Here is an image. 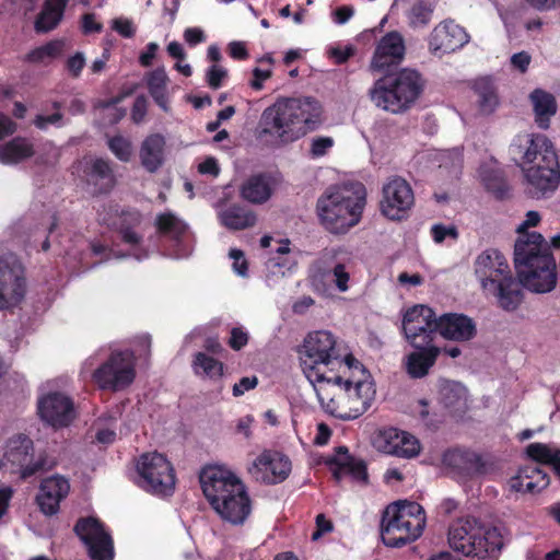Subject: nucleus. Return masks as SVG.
Listing matches in <instances>:
<instances>
[{
    "label": "nucleus",
    "instance_id": "obj_44",
    "mask_svg": "<svg viewBox=\"0 0 560 560\" xmlns=\"http://www.w3.org/2000/svg\"><path fill=\"white\" fill-rule=\"evenodd\" d=\"M479 108L483 114H491L499 104L493 84L488 79L477 80L474 85Z\"/></svg>",
    "mask_w": 560,
    "mask_h": 560
},
{
    "label": "nucleus",
    "instance_id": "obj_13",
    "mask_svg": "<svg viewBox=\"0 0 560 560\" xmlns=\"http://www.w3.org/2000/svg\"><path fill=\"white\" fill-rule=\"evenodd\" d=\"M25 269L13 255L0 256V311L18 307L26 294Z\"/></svg>",
    "mask_w": 560,
    "mask_h": 560
},
{
    "label": "nucleus",
    "instance_id": "obj_60",
    "mask_svg": "<svg viewBox=\"0 0 560 560\" xmlns=\"http://www.w3.org/2000/svg\"><path fill=\"white\" fill-rule=\"evenodd\" d=\"M229 55L236 60H246L249 57L244 42L233 40L228 45Z\"/></svg>",
    "mask_w": 560,
    "mask_h": 560
},
{
    "label": "nucleus",
    "instance_id": "obj_57",
    "mask_svg": "<svg viewBox=\"0 0 560 560\" xmlns=\"http://www.w3.org/2000/svg\"><path fill=\"white\" fill-rule=\"evenodd\" d=\"M85 66V59L82 52H75L68 58L66 67L73 78H79Z\"/></svg>",
    "mask_w": 560,
    "mask_h": 560
},
{
    "label": "nucleus",
    "instance_id": "obj_62",
    "mask_svg": "<svg viewBox=\"0 0 560 560\" xmlns=\"http://www.w3.org/2000/svg\"><path fill=\"white\" fill-rule=\"evenodd\" d=\"M103 28V25L95 20L93 13H85L82 16V31L84 34L98 33Z\"/></svg>",
    "mask_w": 560,
    "mask_h": 560
},
{
    "label": "nucleus",
    "instance_id": "obj_26",
    "mask_svg": "<svg viewBox=\"0 0 560 560\" xmlns=\"http://www.w3.org/2000/svg\"><path fill=\"white\" fill-rule=\"evenodd\" d=\"M368 378L369 374L365 376H360L357 380L343 381L341 378V384H336L340 388H343L348 395V398L354 405L352 408L353 418H358L363 412H365L374 398L375 388L373 383Z\"/></svg>",
    "mask_w": 560,
    "mask_h": 560
},
{
    "label": "nucleus",
    "instance_id": "obj_19",
    "mask_svg": "<svg viewBox=\"0 0 560 560\" xmlns=\"http://www.w3.org/2000/svg\"><path fill=\"white\" fill-rule=\"evenodd\" d=\"M469 42V35L464 27L453 20L439 23L429 36V50L434 55L453 52Z\"/></svg>",
    "mask_w": 560,
    "mask_h": 560
},
{
    "label": "nucleus",
    "instance_id": "obj_16",
    "mask_svg": "<svg viewBox=\"0 0 560 560\" xmlns=\"http://www.w3.org/2000/svg\"><path fill=\"white\" fill-rule=\"evenodd\" d=\"M381 537L384 545L400 548L418 539L423 532V522L420 520L402 518L398 514H386L382 520Z\"/></svg>",
    "mask_w": 560,
    "mask_h": 560
},
{
    "label": "nucleus",
    "instance_id": "obj_21",
    "mask_svg": "<svg viewBox=\"0 0 560 560\" xmlns=\"http://www.w3.org/2000/svg\"><path fill=\"white\" fill-rule=\"evenodd\" d=\"M475 273L483 291L490 289L489 283L495 284L512 275L506 259L497 249H486L477 257Z\"/></svg>",
    "mask_w": 560,
    "mask_h": 560
},
{
    "label": "nucleus",
    "instance_id": "obj_55",
    "mask_svg": "<svg viewBox=\"0 0 560 560\" xmlns=\"http://www.w3.org/2000/svg\"><path fill=\"white\" fill-rule=\"evenodd\" d=\"M272 74V70L270 68L268 69H261V68H254L253 69V79L249 80L248 84L253 90L259 91L264 86V82L268 80Z\"/></svg>",
    "mask_w": 560,
    "mask_h": 560
},
{
    "label": "nucleus",
    "instance_id": "obj_46",
    "mask_svg": "<svg viewBox=\"0 0 560 560\" xmlns=\"http://www.w3.org/2000/svg\"><path fill=\"white\" fill-rule=\"evenodd\" d=\"M395 435L398 442L390 446L389 453L404 458H412L420 453V443L415 436L406 432H401L400 436L397 433Z\"/></svg>",
    "mask_w": 560,
    "mask_h": 560
},
{
    "label": "nucleus",
    "instance_id": "obj_33",
    "mask_svg": "<svg viewBox=\"0 0 560 560\" xmlns=\"http://www.w3.org/2000/svg\"><path fill=\"white\" fill-rule=\"evenodd\" d=\"M165 138L160 133H152L141 143L139 158L142 167L149 173L158 172L164 164Z\"/></svg>",
    "mask_w": 560,
    "mask_h": 560
},
{
    "label": "nucleus",
    "instance_id": "obj_12",
    "mask_svg": "<svg viewBox=\"0 0 560 560\" xmlns=\"http://www.w3.org/2000/svg\"><path fill=\"white\" fill-rule=\"evenodd\" d=\"M439 317L435 312L422 304L413 305L405 311L401 320V331L412 348L434 346L438 334Z\"/></svg>",
    "mask_w": 560,
    "mask_h": 560
},
{
    "label": "nucleus",
    "instance_id": "obj_29",
    "mask_svg": "<svg viewBox=\"0 0 560 560\" xmlns=\"http://www.w3.org/2000/svg\"><path fill=\"white\" fill-rule=\"evenodd\" d=\"M337 254L336 249H326L322 257L316 262V270L312 276V283L317 288L318 282L323 280L326 275L332 273L336 287L340 292L348 290L349 272L346 270L341 262L330 264Z\"/></svg>",
    "mask_w": 560,
    "mask_h": 560
},
{
    "label": "nucleus",
    "instance_id": "obj_8",
    "mask_svg": "<svg viewBox=\"0 0 560 560\" xmlns=\"http://www.w3.org/2000/svg\"><path fill=\"white\" fill-rule=\"evenodd\" d=\"M423 85V79L418 71L402 69L378 79L370 90V97L376 107L399 114L417 101Z\"/></svg>",
    "mask_w": 560,
    "mask_h": 560
},
{
    "label": "nucleus",
    "instance_id": "obj_22",
    "mask_svg": "<svg viewBox=\"0 0 560 560\" xmlns=\"http://www.w3.org/2000/svg\"><path fill=\"white\" fill-rule=\"evenodd\" d=\"M406 52L405 39L397 31L384 35L376 45L371 60V69L385 71L390 66L399 63Z\"/></svg>",
    "mask_w": 560,
    "mask_h": 560
},
{
    "label": "nucleus",
    "instance_id": "obj_1",
    "mask_svg": "<svg viewBox=\"0 0 560 560\" xmlns=\"http://www.w3.org/2000/svg\"><path fill=\"white\" fill-rule=\"evenodd\" d=\"M516 280L512 275L498 283H489L485 291L494 298L498 306L515 311L523 301L522 287L535 293L550 292L557 283L556 260L541 234L533 232L518 237L514 246Z\"/></svg>",
    "mask_w": 560,
    "mask_h": 560
},
{
    "label": "nucleus",
    "instance_id": "obj_59",
    "mask_svg": "<svg viewBox=\"0 0 560 560\" xmlns=\"http://www.w3.org/2000/svg\"><path fill=\"white\" fill-rule=\"evenodd\" d=\"M192 369L197 375H210V357L207 353L198 352L192 362Z\"/></svg>",
    "mask_w": 560,
    "mask_h": 560
},
{
    "label": "nucleus",
    "instance_id": "obj_11",
    "mask_svg": "<svg viewBox=\"0 0 560 560\" xmlns=\"http://www.w3.org/2000/svg\"><path fill=\"white\" fill-rule=\"evenodd\" d=\"M135 378L136 360L129 350L113 351L93 373V381L103 390H124Z\"/></svg>",
    "mask_w": 560,
    "mask_h": 560
},
{
    "label": "nucleus",
    "instance_id": "obj_45",
    "mask_svg": "<svg viewBox=\"0 0 560 560\" xmlns=\"http://www.w3.org/2000/svg\"><path fill=\"white\" fill-rule=\"evenodd\" d=\"M386 514H398L402 518H411L420 520L423 522V527L425 526V513L423 508L412 501H397L389 504L386 508Z\"/></svg>",
    "mask_w": 560,
    "mask_h": 560
},
{
    "label": "nucleus",
    "instance_id": "obj_25",
    "mask_svg": "<svg viewBox=\"0 0 560 560\" xmlns=\"http://www.w3.org/2000/svg\"><path fill=\"white\" fill-rule=\"evenodd\" d=\"M438 334L453 341H469L477 335L474 319L460 313H445L439 316Z\"/></svg>",
    "mask_w": 560,
    "mask_h": 560
},
{
    "label": "nucleus",
    "instance_id": "obj_27",
    "mask_svg": "<svg viewBox=\"0 0 560 560\" xmlns=\"http://www.w3.org/2000/svg\"><path fill=\"white\" fill-rule=\"evenodd\" d=\"M142 222V213L135 208H128L121 210L114 226L124 244L131 248L139 249V246L143 242V234L140 232Z\"/></svg>",
    "mask_w": 560,
    "mask_h": 560
},
{
    "label": "nucleus",
    "instance_id": "obj_9",
    "mask_svg": "<svg viewBox=\"0 0 560 560\" xmlns=\"http://www.w3.org/2000/svg\"><path fill=\"white\" fill-rule=\"evenodd\" d=\"M54 465L48 463L45 451L35 453L33 440L23 433L15 434L7 441L3 457L0 459V468H9L23 480L49 470Z\"/></svg>",
    "mask_w": 560,
    "mask_h": 560
},
{
    "label": "nucleus",
    "instance_id": "obj_42",
    "mask_svg": "<svg viewBox=\"0 0 560 560\" xmlns=\"http://www.w3.org/2000/svg\"><path fill=\"white\" fill-rule=\"evenodd\" d=\"M526 454L534 462L550 465L560 477V448H552L545 443H530L526 446Z\"/></svg>",
    "mask_w": 560,
    "mask_h": 560
},
{
    "label": "nucleus",
    "instance_id": "obj_10",
    "mask_svg": "<svg viewBox=\"0 0 560 560\" xmlns=\"http://www.w3.org/2000/svg\"><path fill=\"white\" fill-rule=\"evenodd\" d=\"M137 485L156 497H171L175 490L176 476L168 459L158 453L142 454L137 460Z\"/></svg>",
    "mask_w": 560,
    "mask_h": 560
},
{
    "label": "nucleus",
    "instance_id": "obj_64",
    "mask_svg": "<svg viewBox=\"0 0 560 560\" xmlns=\"http://www.w3.org/2000/svg\"><path fill=\"white\" fill-rule=\"evenodd\" d=\"M530 60V55L526 51L516 52L511 57L512 66L518 69L522 73L527 71Z\"/></svg>",
    "mask_w": 560,
    "mask_h": 560
},
{
    "label": "nucleus",
    "instance_id": "obj_63",
    "mask_svg": "<svg viewBox=\"0 0 560 560\" xmlns=\"http://www.w3.org/2000/svg\"><path fill=\"white\" fill-rule=\"evenodd\" d=\"M184 38L190 46H196L202 42H206L207 36L202 30L198 27H189L185 31Z\"/></svg>",
    "mask_w": 560,
    "mask_h": 560
},
{
    "label": "nucleus",
    "instance_id": "obj_49",
    "mask_svg": "<svg viewBox=\"0 0 560 560\" xmlns=\"http://www.w3.org/2000/svg\"><path fill=\"white\" fill-rule=\"evenodd\" d=\"M331 385H334L331 383ZM314 388H315V392H316V395H317V398L322 405V407L325 409L326 412L335 416V417H338L340 419H343V420H347V419H351L353 418V413H340L338 412V409H337V404L335 401V398L334 397H329V393H328V386H330V384H318V383H315L313 384Z\"/></svg>",
    "mask_w": 560,
    "mask_h": 560
},
{
    "label": "nucleus",
    "instance_id": "obj_50",
    "mask_svg": "<svg viewBox=\"0 0 560 560\" xmlns=\"http://www.w3.org/2000/svg\"><path fill=\"white\" fill-rule=\"evenodd\" d=\"M335 141L331 137H315L312 139L310 154L312 158H320L334 147Z\"/></svg>",
    "mask_w": 560,
    "mask_h": 560
},
{
    "label": "nucleus",
    "instance_id": "obj_36",
    "mask_svg": "<svg viewBox=\"0 0 560 560\" xmlns=\"http://www.w3.org/2000/svg\"><path fill=\"white\" fill-rule=\"evenodd\" d=\"M529 100L534 108L537 125L542 129H547L550 118L557 113L556 97L542 89H535L530 93Z\"/></svg>",
    "mask_w": 560,
    "mask_h": 560
},
{
    "label": "nucleus",
    "instance_id": "obj_3",
    "mask_svg": "<svg viewBox=\"0 0 560 560\" xmlns=\"http://www.w3.org/2000/svg\"><path fill=\"white\" fill-rule=\"evenodd\" d=\"M323 107L314 97L278 101L260 117V136L271 135L282 143L293 142L322 124Z\"/></svg>",
    "mask_w": 560,
    "mask_h": 560
},
{
    "label": "nucleus",
    "instance_id": "obj_58",
    "mask_svg": "<svg viewBox=\"0 0 560 560\" xmlns=\"http://www.w3.org/2000/svg\"><path fill=\"white\" fill-rule=\"evenodd\" d=\"M258 385L257 376H244L233 386V395L240 397Z\"/></svg>",
    "mask_w": 560,
    "mask_h": 560
},
{
    "label": "nucleus",
    "instance_id": "obj_61",
    "mask_svg": "<svg viewBox=\"0 0 560 560\" xmlns=\"http://www.w3.org/2000/svg\"><path fill=\"white\" fill-rule=\"evenodd\" d=\"M332 530V523L325 517L324 514H318L316 516V530L312 534V539L317 540L325 533H329Z\"/></svg>",
    "mask_w": 560,
    "mask_h": 560
},
{
    "label": "nucleus",
    "instance_id": "obj_30",
    "mask_svg": "<svg viewBox=\"0 0 560 560\" xmlns=\"http://www.w3.org/2000/svg\"><path fill=\"white\" fill-rule=\"evenodd\" d=\"M328 463L337 466L334 469L336 480H340L343 476L350 475L357 481L362 483L368 482L365 463L362 459L350 456L346 446L337 447L336 455Z\"/></svg>",
    "mask_w": 560,
    "mask_h": 560
},
{
    "label": "nucleus",
    "instance_id": "obj_15",
    "mask_svg": "<svg viewBox=\"0 0 560 560\" xmlns=\"http://www.w3.org/2000/svg\"><path fill=\"white\" fill-rule=\"evenodd\" d=\"M73 530L86 546L92 560L114 559L113 539L97 518L81 517L77 521Z\"/></svg>",
    "mask_w": 560,
    "mask_h": 560
},
{
    "label": "nucleus",
    "instance_id": "obj_32",
    "mask_svg": "<svg viewBox=\"0 0 560 560\" xmlns=\"http://www.w3.org/2000/svg\"><path fill=\"white\" fill-rule=\"evenodd\" d=\"M415 349L416 351L406 357L405 369L411 378H422L429 374L430 369L435 364L442 350L436 346Z\"/></svg>",
    "mask_w": 560,
    "mask_h": 560
},
{
    "label": "nucleus",
    "instance_id": "obj_38",
    "mask_svg": "<svg viewBox=\"0 0 560 560\" xmlns=\"http://www.w3.org/2000/svg\"><path fill=\"white\" fill-rule=\"evenodd\" d=\"M34 145L26 138L15 137L0 148V162L3 164H18L32 158Z\"/></svg>",
    "mask_w": 560,
    "mask_h": 560
},
{
    "label": "nucleus",
    "instance_id": "obj_48",
    "mask_svg": "<svg viewBox=\"0 0 560 560\" xmlns=\"http://www.w3.org/2000/svg\"><path fill=\"white\" fill-rule=\"evenodd\" d=\"M107 147L109 151L114 154V156L120 162L128 163L131 161L133 155V147L131 141L121 136L116 135L113 137H107Z\"/></svg>",
    "mask_w": 560,
    "mask_h": 560
},
{
    "label": "nucleus",
    "instance_id": "obj_20",
    "mask_svg": "<svg viewBox=\"0 0 560 560\" xmlns=\"http://www.w3.org/2000/svg\"><path fill=\"white\" fill-rule=\"evenodd\" d=\"M38 415L54 428L68 427L74 418V405L72 399L62 393H49L38 401Z\"/></svg>",
    "mask_w": 560,
    "mask_h": 560
},
{
    "label": "nucleus",
    "instance_id": "obj_23",
    "mask_svg": "<svg viewBox=\"0 0 560 560\" xmlns=\"http://www.w3.org/2000/svg\"><path fill=\"white\" fill-rule=\"evenodd\" d=\"M69 491L70 485L63 477L52 476L43 479L35 498L39 511L47 516L55 515Z\"/></svg>",
    "mask_w": 560,
    "mask_h": 560
},
{
    "label": "nucleus",
    "instance_id": "obj_7",
    "mask_svg": "<svg viewBox=\"0 0 560 560\" xmlns=\"http://www.w3.org/2000/svg\"><path fill=\"white\" fill-rule=\"evenodd\" d=\"M450 548L465 557H493L503 547V537L497 527L485 525L476 517L454 520L447 530Z\"/></svg>",
    "mask_w": 560,
    "mask_h": 560
},
{
    "label": "nucleus",
    "instance_id": "obj_18",
    "mask_svg": "<svg viewBox=\"0 0 560 560\" xmlns=\"http://www.w3.org/2000/svg\"><path fill=\"white\" fill-rule=\"evenodd\" d=\"M248 472L258 482L276 485L288 478L291 472V462L280 453L265 451L252 463Z\"/></svg>",
    "mask_w": 560,
    "mask_h": 560
},
{
    "label": "nucleus",
    "instance_id": "obj_53",
    "mask_svg": "<svg viewBox=\"0 0 560 560\" xmlns=\"http://www.w3.org/2000/svg\"><path fill=\"white\" fill-rule=\"evenodd\" d=\"M230 258L233 259V269L241 276L246 277L248 271L247 261L244 257V253L241 249L232 248L229 254Z\"/></svg>",
    "mask_w": 560,
    "mask_h": 560
},
{
    "label": "nucleus",
    "instance_id": "obj_6",
    "mask_svg": "<svg viewBox=\"0 0 560 560\" xmlns=\"http://www.w3.org/2000/svg\"><path fill=\"white\" fill-rule=\"evenodd\" d=\"M366 201L365 188L328 189L317 200V214L322 225L332 234H345L360 222Z\"/></svg>",
    "mask_w": 560,
    "mask_h": 560
},
{
    "label": "nucleus",
    "instance_id": "obj_35",
    "mask_svg": "<svg viewBox=\"0 0 560 560\" xmlns=\"http://www.w3.org/2000/svg\"><path fill=\"white\" fill-rule=\"evenodd\" d=\"M220 222L229 230H245L253 228L257 222L256 213L245 206L233 205L218 214Z\"/></svg>",
    "mask_w": 560,
    "mask_h": 560
},
{
    "label": "nucleus",
    "instance_id": "obj_41",
    "mask_svg": "<svg viewBox=\"0 0 560 560\" xmlns=\"http://www.w3.org/2000/svg\"><path fill=\"white\" fill-rule=\"evenodd\" d=\"M435 1L416 0L406 13L408 25L413 28H425L432 21Z\"/></svg>",
    "mask_w": 560,
    "mask_h": 560
},
{
    "label": "nucleus",
    "instance_id": "obj_51",
    "mask_svg": "<svg viewBox=\"0 0 560 560\" xmlns=\"http://www.w3.org/2000/svg\"><path fill=\"white\" fill-rule=\"evenodd\" d=\"M431 235L435 243H442L447 237L456 241L458 238V231L455 225L434 224L431 228Z\"/></svg>",
    "mask_w": 560,
    "mask_h": 560
},
{
    "label": "nucleus",
    "instance_id": "obj_43",
    "mask_svg": "<svg viewBox=\"0 0 560 560\" xmlns=\"http://www.w3.org/2000/svg\"><path fill=\"white\" fill-rule=\"evenodd\" d=\"M480 176L487 190L492 192L498 199H503L508 196L509 185L501 170L482 167Z\"/></svg>",
    "mask_w": 560,
    "mask_h": 560
},
{
    "label": "nucleus",
    "instance_id": "obj_2",
    "mask_svg": "<svg viewBox=\"0 0 560 560\" xmlns=\"http://www.w3.org/2000/svg\"><path fill=\"white\" fill-rule=\"evenodd\" d=\"M510 154L523 167L532 198L552 194L560 182L559 163L551 141L544 135H517L510 145Z\"/></svg>",
    "mask_w": 560,
    "mask_h": 560
},
{
    "label": "nucleus",
    "instance_id": "obj_28",
    "mask_svg": "<svg viewBox=\"0 0 560 560\" xmlns=\"http://www.w3.org/2000/svg\"><path fill=\"white\" fill-rule=\"evenodd\" d=\"M550 483V478L546 471L535 465H526L518 469L517 474L511 478L510 488L515 492L539 493Z\"/></svg>",
    "mask_w": 560,
    "mask_h": 560
},
{
    "label": "nucleus",
    "instance_id": "obj_24",
    "mask_svg": "<svg viewBox=\"0 0 560 560\" xmlns=\"http://www.w3.org/2000/svg\"><path fill=\"white\" fill-rule=\"evenodd\" d=\"M442 462L444 466L462 477L471 478L487 471L482 456L469 450H448L443 454Z\"/></svg>",
    "mask_w": 560,
    "mask_h": 560
},
{
    "label": "nucleus",
    "instance_id": "obj_4",
    "mask_svg": "<svg viewBox=\"0 0 560 560\" xmlns=\"http://www.w3.org/2000/svg\"><path fill=\"white\" fill-rule=\"evenodd\" d=\"M301 362L312 384H341V375L336 372L342 365L341 354L331 332L318 330L308 334L302 346Z\"/></svg>",
    "mask_w": 560,
    "mask_h": 560
},
{
    "label": "nucleus",
    "instance_id": "obj_40",
    "mask_svg": "<svg viewBox=\"0 0 560 560\" xmlns=\"http://www.w3.org/2000/svg\"><path fill=\"white\" fill-rule=\"evenodd\" d=\"M156 232L164 237L180 242L187 233V224L172 212H163L155 218Z\"/></svg>",
    "mask_w": 560,
    "mask_h": 560
},
{
    "label": "nucleus",
    "instance_id": "obj_54",
    "mask_svg": "<svg viewBox=\"0 0 560 560\" xmlns=\"http://www.w3.org/2000/svg\"><path fill=\"white\" fill-rule=\"evenodd\" d=\"M247 342L248 334L245 330L238 327L232 328L228 343L233 350H241L247 345Z\"/></svg>",
    "mask_w": 560,
    "mask_h": 560
},
{
    "label": "nucleus",
    "instance_id": "obj_37",
    "mask_svg": "<svg viewBox=\"0 0 560 560\" xmlns=\"http://www.w3.org/2000/svg\"><path fill=\"white\" fill-rule=\"evenodd\" d=\"M148 91L155 104L165 113L170 110L167 94L168 77L163 67L156 68L145 74Z\"/></svg>",
    "mask_w": 560,
    "mask_h": 560
},
{
    "label": "nucleus",
    "instance_id": "obj_52",
    "mask_svg": "<svg viewBox=\"0 0 560 560\" xmlns=\"http://www.w3.org/2000/svg\"><path fill=\"white\" fill-rule=\"evenodd\" d=\"M148 112V100L144 95H138L132 104L131 119L135 124H141Z\"/></svg>",
    "mask_w": 560,
    "mask_h": 560
},
{
    "label": "nucleus",
    "instance_id": "obj_39",
    "mask_svg": "<svg viewBox=\"0 0 560 560\" xmlns=\"http://www.w3.org/2000/svg\"><path fill=\"white\" fill-rule=\"evenodd\" d=\"M241 192L243 198L252 203H265L272 195L270 178L262 174L254 175L246 180Z\"/></svg>",
    "mask_w": 560,
    "mask_h": 560
},
{
    "label": "nucleus",
    "instance_id": "obj_34",
    "mask_svg": "<svg viewBox=\"0 0 560 560\" xmlns=\"http://www.w3.org/2000/svg\"><path fill=\"white\" fill-rule=\"evenodd\" d=\"M68 2L69 0H45L34 22L35 31L48 33L55 30L63 19Z\"/></svg>",
    "mask_w": 560,
    "mask_h": 560
},
{
    "label": "nucleus",
    "instance_id": "obj_47",
    "mask_svg": "<svg viewBox=\"0 0 560 560\" xmlns=\"http://www.w3.org/2000/svg\"><path fill=\"white\" fill-rule=\"evenodd\" d=\"M63 49V44L60 40H50L45 45L32 49L26 56L25 61L31 63L43 62L47 58L58 57Z\"/></svg>",
    "mask_w": 560,
    "mask_h": 560
},
{
    "label": "nucleus",
    "instance_id": "obj_31",
    "mask_svg": "<svg viewBox=\"0 0 560 560\" xmlns=\"http://www.w3.org/2000/svg\"><path fill=\"white\" fill-rule=\"evenodd\" d=\"M440 402L452 416H463L468 409V392L466 387L453 381H442L440 385Z\"/></svg>",
    "mask_w": 560,
    "mask_h": 560
},
{
    "label": "nucleus",
    "instance_id": "obj_17",
    "mask_svg": "<svg viewBox=\"0 0 560 560\" xmlns=\"http://www.w3.org/2000/svg\"><path fill=\"white\" fill-rule=\"evenodd\" d=\"M81 178L93 196L108 195L117 185L112 161L89 158L81 163Z\"/></svg>",
    "mask_w": 560,
    "mask_h": 560
},
{
    "label": "nucleus",
    "instance_id": "obj_5",
    "mask_svg": "<svg viewBox=\"0 0 560 560\" xmlns=\"http://www.w3.org/2000/svg\"><path fill=\"white\" fill-rule=\"evenodd\" d=\"M212 509L232 525H243L252 513L245 483L219 463H212Z\"/></svg>",
    "mask_w": 560,
    "mask_h": 560
},
{
    "label": "nucleus",
    "instance_id": "obj_14",
    "mask_svg": "<svg viewBox=\"0 0 560 560\" xmlns=\"http://www.w3.org/2000/svg\"><path fill=\"white\" fill-rule=\"evenodd\" d=\"M413 203V190L406 179L395 176L383 186L380 210L387 219L400 221L407 218Z\"/></svg>",
    "mask_w": 560,
    "mask_h": 560
},
{
    "label": "nucleus",
    "instance_id": "obj_56",
    "mask_svg": "<svg viewBox=\"0 0 560 560\" xmlns=\"http://www.w3.org/2000/svg\"><path fill=\"white\" fill-rule=\"evenodd\" d=\"M113 28L125 38H131L136 34L133 23L128 19H115L113 21Z\"/></svg>",
    "mask_w": 560,
    "mask_h": 560
}]
</instances>
